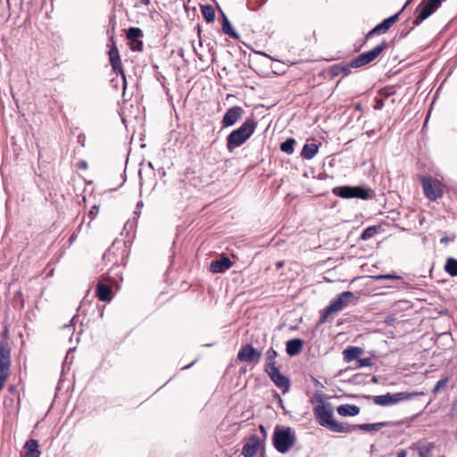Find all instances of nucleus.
I'll use <instances>...</instances> for the list:
<instances>
[{"mask_svg": "<svg viewBox=\"0 0 457 457\" xmlns=\"http://www.w3.org/2000/svg\"><path fill=\"white\" fill-rule=\"evenodd\" d=\"M314 399L319 403L313 408V413L318 423L337 433H351L352 428L347 423H341L333 419V409L330 403H326L321 395H315Z\"/></svg>", "mask_w": 457, "mask_h": 457, "instance_id": "obj_1", "label": "nucleus"}, {"mask_svg": "<svg viewBox=\"0 0 457 457\" xmlns=\"http://www.w3.org/2000/svg\"><path fill=\"white\" fill-rule=\"evenodd\" d=\"M257 123L253 119H246L239 128L234 129L228 137L226 147L229 153L245 144L254 133Z\"/></svg>", "mask_w": 457, "mask_h": 457, "instance_id": "obj_2", "label": "nucleus"}, {"mask_svg": "<svg viewBox=\"0 0 457 457\" xmlns=\"http://www.w3.org/2000/svg\"><path fill=\"white\" fill-rule=\"evenodd\" d=\"M296 436L295 432L289 427H276L272 443L274 448L280 453H287L295 445Z\"/></svg>", "mask_w": 457, "mask_h": 457, "instance_id": "obj_3", "label": "nucleus"}, {"mask_svg": "<svg viewBox=\"0 0 457 457\" xmlns=\"http://www.w3.org/2000/svg\"><path fill=\"white\" fill-rule=\"evenodd\" d=\"M354 294L351 291H345L337 295V297L331 301L328 306H327L323 312H321L320 318V324H324L327 322L328 318L335 313L338 312L345 308L348 307L351 303H353Z\"/></svg>", "mask_w": 457, "mask_h": 457, "instance_id": "obj_4", "label": "nucleus"}, {"mask_svg": "<svg viewBox=\"0 0 457 457\" xmlns=\"http://www.w3.org/2000/svg\"><path fill=\"white\" fill-rule=\"evenodd\" d=\"M333 194L337 196L345 199L360 198L362 200L371 199L374 195V192L370 188H365L361 186H343L337 187L332 190Z\"/></svg>", "mask_w": 457, "mask_h": 457, "instance_id": "obj_5", "label": "nucleus"}, {"mask_svg": "<svg viewBox=\"0 0 457 457\" xmlns=\"http://www.w3.org/2000/svg\"><path fill=\"white\" fill-rule=\"evenodd\" d=\"M423 393L418 392H399L395 394L387 393L386 395H376L373 397V403L379 406H390L395 405L403 401H409L414 397L422 395Z\"/></svg>", "mask_w": 457, "mask_h": 457, "instance_id": "obj_6", "label": "nucleus"}, {"mask_svg": "<svg viewBox=\"0 0 457 457\" xmlns=\"http://www.w3.org/2000/svg\"><path fill=\"white\" fill-rule=\"evenodd\" d=\"M265 452L264 438H261L257 435H251L245 442L242 447V455L244 457H253L258 453L263 457Z\"/></svg>", "mask_w": 457, "mask_h": 457, "instance_id": "obj_7", "label": "nucleus"}, {"mask_svg": "<svg viewBox=\"0 0 457 457\" xmlns=\"http://www.w3.org/2000/svg\"><path fill=\"white\" fill-rule=\"evenodd\" d=\"M445 0H422L416 8L417 17L413 21V25L418 26L421 21L428 18L435 12Z\"/></svg>", "mask_w": 457, "mask_h": 457, "instance_id": "obj_8", "label": "nucleus"}, {"mask_svg": "<svg viewBox=\"0 0 457 457\" xmlns=\"http://www.w3.org/2000/svg\"><path fill=\"white\" fill-rule=\"evenodd\" d=\"M421 183L424 194L429 200L435 201L443 196L444 185L438 179L422 177Z\"/></svg>", "mask_w": 457, "mask_h": 457, "instance_id": "obj_9", "label": "nucleus"}, {"mask_svg": "<svg viewBox=\"0 0 457 457\" xmlns=\"http://www.w3.org/2000/svg\"><path fill=\"white\" fill-rule=\"evenodd\" d=\"M11 366V349L7 343L0 345V391L8 376Z\"/></svg>", "mask_w": 457, "mask_h": 457, "instance_id": "obj_10", "label": "nucleus"}, {"mask_svg": "<svg viewBox=\"0 0 457 457\" xmlns=\"http://www.w3.org/2000/svg\"><path fill=\"white\" fill-rule=\"evenodd\" d=\"M386 47L387 44L384 40L373 49L359 54L353 60V65L355 67H361L371 62L378 58Z\"/></svg>", "mask_w": 457, "mask_h": 457, "instance_id": "obj_11", "label": "nucleus"}, {"mask_svg": "<svg viewBox=\"0 0 457 457\" xmlns=\"http://www.w3.org/2000/svg\"><path fill=\"white\" fill-rule=\"evenodd\" d=\"M237 357L240 361L257 364L261 360L262 352L251 344H246L240 348Z\"/></svg>", "mask_w": 457, "mask_h": 457, "instance_id": "obj_12", "label": "nucleus"}, {"mask_svg": "<svg viewBox=\"0 0 457 457\" xmlns=\"http://www.w3.org/2000/svg\"><path fill=\"white\" fill-rule=\"evenodd\" d=\"M245 111L241 106L228 108L221 120L222 128H228L235 125L243 116Z\"/></svg>", "mask_w": 457, "mask_h": 457, "instance_id": "obj_13", "label": "nucleus"}, {"mask_svg": "<svg viewBox=\"0 0 457 457\" xmlns=\"http://www.w3.org/2000/svg\"><path fill=\"white\" fill-rule=\"evenodd\" d=\"M108 54H109V60H110V63L112 65V70L115 72L120 73L121 75L122 79H123V87H126L127 81H126V77H125L124 71L122 68L120 53H119L117 46L114 44H112V46L109 50Z\"/></svg>", "mask_w": 457, "mask_h": 457, "instance_id": "obj_14", "label": "nucleus"}, {"mask_svg": "<svg viewBox=\"0 0 457 457\" xmlns=\"http://www.w3.org/2000/svg\"><path fill=\"white\" fill-rule=\"evenodd\" d=\"M272 382L282 390L283 393L288 392L290 388V381L288 378L282 375L278 368L266 372Z\"/></svg>", "mask_w": 457, "mask_h": 457, "instance_id": "obj_15", "label": "nucleus"}, {"mask_svg": "<svg viewBox=\"0 0 457 457\" xmlns=\"http://www.w3.org/2000/svg\"><path fill=\"white\" fill-rule=\"evenodd\" d=\"M400 12L385 19L382 22L375 26L368 34L370 37L375 34L386 33L399 19Z\"/></svg>", "mask_w": 457, "mask_h": 457, "instance_id": "obj_16", "label": "nucleus"}, {"mask_svg": "<svg viewBox=\"0 0 457 457\" xmlns=\"http://www.w3.org/2000/svg\"><path fill=\"white\" fill-rule=\"evenodd\" d=\"M232 262L227 256H222L220 259L214 260L210 264V271L212 273H222L228 270L232 266Z\"/></svg>", "mask_w": 457, "mask_h": 457, "instance_id": "obj_17", "label": "nucleus"}, {"mask_svg": "<svg viewBox=\"0 0 457 457\" xmlns=\"http://www.w3.org/2000/svg\"><path fill=\"white\" fill-rule=\"evenodd\" d=\"M303 347V341L300 338L288 340L286 345V352L289 356H295L301 353Z\"/></svg>", "mask_w": 457, "mask_h": 457, "instance_id": "obj_18", "label": "nucleus"}, {"mask_svg": "<svg viewBox=\"0 0 457 457\" xmlns=\"http://www.w3.org/2000/svg\"><path fill=\"white\" fill-rule=\"evenodd\" d=\"M337 411L340 416H356L360 413V408L354 404H341L337 408Z\"/></svg>", "mask_w": 457, "mask_h": 457, "instance_id": "obj_19", "label": "nucleus"}, {"mask_svg": "<svg viewBox=\"0 0 457 457\" xmlns=\"http://www.w3.org/2000/svg\"><path fill=\"white\" fill-rule=\"evenodd\" d=\"M362 352L363 350L361 347L349 346L343 351L344 361L345 362H350L354 360L357 361Z\"/></svg>", "mask_w": 457, "mask_h": 457, "instance_id": "obj_20", "label": "nucleus"}, {"mask_svg": "<svg viewBox=\"0 0 457 457\" xmlns=\"http://www.w3.org/2000/svg\"><path fill=\"white\" fill-rule=\"evenodd\" d=\"M96 294L98 298L103 302H110L112 298V288L103 283H99L96 287Z\"/></svg>", "mask_w": 457, "mask_h": 457, "instance_id": "obj_21", "label": "nucleus"}, {"mask_svg": "<svg viewBox=\"0 0 457 457\" xmlns=\"http://www.w3.org/2000/svg\"><path fill=\"white\" fill-rule=\"evenodd\" d=\"M387 425L386 422H377V423H370V424H358L351 426L352 431L354 429H360L366 432L370 431H378L382 428L386 427Z\"/></svg>", "mask_w": 457, "mask_h": 457, "instance_id": "obj_22", "label": "nucleus"}, {"mask_svg": "<svg viewBox=\"0 0 457 457\" xmlns=\"http://www.w3.org/2000/svg\"><path fill=\"white\" fill-rule=\"evenodd\" d=\"M278 356L277 352L273 348H270L266 352L265 355V367L264 370L265 372H268L270 370H272L276 369V358Z\"/></svg>", "mask_w": 457, "mask_h": 457, "instance_id": "obj_23", "label": "nucleus"}, {"mask_svg": "<svg viewBox=\"0 0 457 457\" xmlns=\"http://www.w3.org/2000/svg\"><path fill=\"white\" fill-rule=\"evenodd\" d=\"M24 449L28 457H39L38 442L35 439H29L25 443Z\"/></svg>", "mask_w": 457, "mask_h": 457, "instance_id": "obj_24", "label": "nucleus"}, {"mask_svg": "<svg viewBox=\"0 0 457 457\" xmlns=\"http://www.w3.org/2000/svg\"><path fill=\"white\" fill-rule=\"evenodd\" d=\"M319 151V145L315 143L305 144L302 149L301 155L303 159H312Z\"/></svg>", "mask_w": 457, "mask_h": 457, "instance_id": "obj_25", "label": "nucleus"}, {"mask_svg": "<svg viewBox=\"0 0 457 457\" xmlns=\"http://www.w3.org/2000/svg\"><path fill=\"white\" fill-rule=\"evenodd\" d=\"M222 30L225 34L228 35L233 38H238V34L232 28L228 17L222 13Z\"/></svg>", "mask_w": 457, "mask_h": 457, "instance_id": "obj_26", "label": "nucleus"}, {"mask_svg": "<svg viewBox=\"0 0 457 457\" xmlns=\"http://www.w3.org/2000/svg\"><path fill=\"white\" fill-rule=\"evenodd\" d=\"M202 14L204 20L210 23L212 22L215 19V11L213 7L210 4H205L201 6Z\"/></svg>", "mask_w": 457, "mask_h": 457, "instance_id": "obj_27", "label": "nucleus"}, {"mask_svg": "<svg viewBox=\"0 0 457 457\" xmlns=\"http://www.w3.org/2000/svg\"><path fill=\"white\" fill-rule=\"evenodd\" d=\"M445 270L452 277L457 276V260L450 257L446 260Z\"/></svg>", "mask_w": 457, "mask_h": 457, "instance_id": "obj_28", "label": "nucleus"}, {"mask_svg": "<svg viewBox=\"0 0 457 457\" xmlns=\"http://www.w3.org/2000/svg\"><path fill=\"white\" fill-rule=\"evenodd\" d=\"M295 143V139L287 138L280 145V150L287 154H292L294 153Z\"/></svg>", "mask_w": 457, "mask_h": 457, "instance_id": "obj_29", "label": "nucleus"}, {"mask_svg": "<svg viewBox=\"0 0 457 457\" xmlns=\"http://www.w3.org/2000/svg\"><path fill=\"white\" fill-rule=\"evenodd\" d=\"M435 448L434 443H428L426 445H422L418 448L419 454L420 457H431V452Z\"/></svg>", "mask_w": 457, "mask_h": 457, "instance_id": "obj_30", "label": "nucleus"}, {"mask_svg": "<svg viewBox=\"0 0 457 457\" xmlns=\"http://www.w3.org/2000/svg\"><path fill=\"white\" fill-rule=\"evenodd\" d=\"M450 378L451 377L450 376H445L443 378L439 379L436 386H434L433 388V393L434 394H438L443 388L446 387L448 382L450 381Z\"/></svg>", "mask_w": 457, "mask_h": 457, "instance_id": "obj_31", "label": "nucleus"}, {"mask_svg": "<svg viewBox=\"0 0 457 457\" xmlns=\"http://www.w3.org/2000/svg\"><path fill=\"white\" fill-rule=\"evenodd\" d=\"M142 37V30L139 28H129L127 31V37L131 40H137Z\"/></svg>", "mask_w": 457, "mask_h": 457, "instance_id": "obj_32", "label": "nucleus"}, {"mask_svg": "<svg viewBox=\"0 0 457 457\" xmlns=\"http://www.w3.org/2000/svg\"><path fill=\"white\" fill-rule=\"evenodd\" d=\"M377 231H378V229L376 227H374V226L368 227L362 231V233L361 235V238L363 240L370 239L376 235Z\"/></svg>", "mask_w": 457, "mask_h": 457, "instance_id": "obj_33", "label": "nucleus"}, {"mask_svg": "<svg viewBox=\"0 0 457 457\" xmlns=\"http://www.w3.org/2000/svg\"><path fill=\"white\" fill-rule=\"evenodd\" d=\"M372 365V361L370 358H358L356 361V367L355 368H361V367H370Z\"/></svg>", "mask_w": 457, "mask_h": 457, "instance_id": "obj_34", "label": "nucleus"}, {"mask_svg": "<svg viewBox=\"0 0 457 457\" xmlns=\"http://www.w3.org/2000/svg\"><path fill=\"white\" fill-rule=\"evenodd\" d=\"M342 70L341 64H335L330 67L329 72L331 76L336 77L342 74Z\"/></svg>", "mask_w": 457, "mask_h": 457, "instance_id": "obj_35", "label": "nucleus"}, {"mask_svg": "<svg viewBox=\"0 0 457 457\" xmlns=\"http://www.w3.org/2000/svg\"><path fill=\"white\" fill-rule=\"evenodd\" d=\"M374 278L376 280H382V279H399L401 278L400 276L395 274H385V275H378L375 276Z\"/></svg>", "mask_w": 457, "mask_h": 457, "instance_id": "obj_36", "label": "nucleus"}, {"mask_svg": "<svg viewBox=\"0 0 457 457\" xmlns=\"http://www.w3.org/2000/svg\"><path fill=\"white\" fill-rule=\"evenodd\" d=\"M341 67L343 68L342 74L345 76L351 72L352 68H356L355 66L353 65V60L347 64H341Z\"/></svg>", "mask_w": 457, "mask_h": 457, "instance_id": "obj_37", "label": "nucleus"}, {"mask_svg": "<svg viewBox=\"0 0 457 457\" xmlns=\"http://www.w3.org/2000/svg\"><path fill=\"white\" fill-rule=\"evenodd\" d=\"M142 47H143V43L142 41H139V40H133V42L131 43V49L133 51H141L142 50Z\"/></svg>", "mask_w": 457, "mask_h": 457, "instance_id": "obj_38", "label": "nucleus"}, {"mask_svg": "<svg viewBox=\"0 0 457 457\" xmlns=\"http://www.w3.org/2000/svg\"><path fill=\"white\" fill-rule=\"evenodd\" d=\"M97 213H98V206L94 205L93 207H91L90 211L88 212V217L90 218L91 220H93L96 217Z\"/></svg>", "mask_w": 457, "mask_h": 457, "instance_id": "obj_39", "label": "nucleus"}, {"mask_svg": "<svg viewBox=\"0 0 457 457\" xmlns=\"http://www.w3.org/2000/svg\"><path fill=\"white\" fill-rule=\"evenodd\" d=\"M384 107V101L381 99H377L376 104L374 105V109L376 110H381Z\"/></svg>", "mask_w": 457, "mask_h": 457, "instance_id": "obj_40", "label": "nucleus"}, {"mask_svg": "<svg viewBox=\"0 0 457 457\" xmlns=\"http://www.w3.org/2000/svg\"><path fill=\"white\" fill-rule=\"evenodd\" d=\"M259 429H260V431H261V433H262V438H264V440H265V439H266V437H267V431H266V429H265L264 426H263V425H260V426H259Z\"/></svg>", "mask_w": 457, "mask_h": 457, "instance_id": "obj_41", "label": "nucleus"}, {"mask_svg": "<svg viewBox=\"0 0 457 457\" xmlns=\"http://www.w3.org/2000/svg\"><path fill=\"white\" fill-rule=\"evenodd\" d=\"M406 456H407V452H406V450L402 449V450H400V451L397 453V456H396V457H406Z\"/></svg>", "mask_w": 457, "mask_h": 457, "instance_id": "obj_42", "label": "nucleus"}, {"mask_svg": "<svg viewBox=\"0 0 457 457\" xmlns=\"http://www.w3.org/2000/svg\"><path fill=\"white\" fill-rule=\"evenodd\" d=\"M113 253V249L110 248L108 251L104 253V258L108 257L110 258L111 254Z\"/></svg>", "mask_w": 457, "mask_h": 457, "instance_id": "obj_43", "label": "nucleus"}, {"mask_svg": "<svg viewBox=\"0 0 457 457\" xmlns=\"http://www.w3.org/2000/svg\"><path fill=\"white\" fill-rule=\"evenodd\" d=\"M411 2H412V0H407V1H406V3L404 4V5L403 6V8L399 11V12L401 13V12L404 10V8H405L408 4H410Z\"/></svg>", "mask_w": 457, "mask_h": 457, "instance_id": "obj_44", "label": "nucleus"}, {"mask_svg": "<svg viewBox=\"0 0 457 457\" xmlns=\"http://www.w3.org/2000/svg\"><path fill=\"white\" fill-rule=\"evenodd\" d=\"M354 109L357 111H361V104L360 103H357L354 104Z\"/></svg>", "mask_w": 457, "mask_h": 457, "instance_id": "obj_45", "label": "nucleus"}, {"mask_svg": "<svg viewBox=\"0 0 457 457\" xmlns=\"http://www.w3.org/2000/svg\"><path fill=\"white\" fill-rule=\"evenodd\" d=\"M194 51H195V54L197 55V57L199 58V60H203L202 55L197 53V51L195 47H194Z\"/></svg>", "mask_w": 457, "mask_h": 457, "instance_id": "obj_46", "label": "nucleus"}, {"mask_svg": "<svg viewBox=\"0 0 457 457\" xmlns=\"http://www.w3.org/2000/svg\"><path fill=\"white\" fill-rule=\"evenodd\" d=\"M142 206H143V203L142 202L137 203V210H139Z\"/></svg>", "mask_w": 457, "mask_h": 457, "instance_id": "obj_47", "label": "nucleus"}, {"mask_svg": "<svg viewBox=\"0 0 457 457\" xmlns=\"http://www.w3.org/2000/svg\"><path fill=\"white\" fill-rule=\"evenodd\" d=\"M141 3L147 5L150 3V0H141Z\"/></svg>", "mask_w": 457, "mask_h": 457, "instance_id": "obj_48", "label": "nucleus"}, {"mask_svg": "<svg viewBox=\"0 0 457 457\" xmlns=\"http://www.w3.org/2000/svg\"><path fill=\"white\" fill-rule=\"evenodd\" d=\"M71 324H70V325H65V326H64V328H65V329H69V330H70V329H71Z\"/></svg>", "mask_w": 457, "mask_h": 457, "instance_id": "obj_49", "label": "nucleus"}, {"mask_svg": "<svg viewBox=\"0 0 457 457\" xmlns=\"http://www.w3.org/2000/svg\"><path fill=\"white\" fill-rule=\"evenodd\" d=\"M139 177H140V185L142 186V184H143V179H142V177H141V171H139Z\"/></svg>", "mask_w": 457, "mask_h": 457, "instance_id": "obj_50", "label": "nucleus"}, {"mask_svg": "<svg viewBox=\"0 0 457 457\" xmlns=\"http://www.w3.org/2000/svg\"><path fill=\"white\" fill-rule=\"evenodd\" d=\"M81 166H82L83 168H87V162H82Z\"/></svg>", "mask_w": 457, "mask_h": 457, "instance_id": "obj_51", "label": "nucleus"}, {"mask_svg": "<svg viewBox=\"0 0 457 457\" xmlns=\"http://www.w3.org/2000/svg\"><path fill=\"white\" fill-rule=\"evenodd\" d=\"M282 266H283V263H282V262H278V263H277V267H278V268H280V267H282Z\"/></svg>", "mask_w": 457, "mask_h": 457, "instance_id": "obj_52", "label": "nucleus"}, {"mask_svg": "<svg viewBox=\"0 0 457 457\" xmlns=\"http://www.w3.org/2000/svg\"><path fill=\"white\" fill-rule=\"evenodd\" d=\"M73 239H75V234H72L71 237V240H73Z\"/></svg>", "mask_w": 457, "mask_h": 457, "instance_id": "obj_53", "label": "nucleus"}, {"mask_svg": "<svg viewBox=\"0 0 457 457\" xmlns=\"http://www.w3.org/2000/svg\"><path fill=\"white\" fill-rule=\"evenodd\" d=\"M441 241H442V242L447 241V238H446V237L442 238V239H441Z\"/></svg>", "mask_w": 457, "mask_h": 457, "instance_id": "obj_54", "label": "nucleus"}]
</instances>
